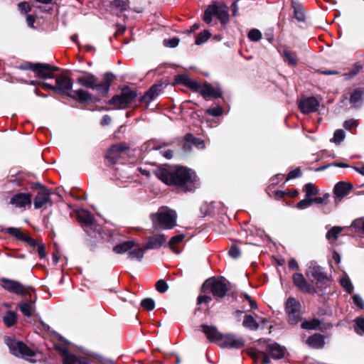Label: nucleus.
Here are the masks:
<instances>
[{
	"mask_svg": "<svg viewBox=\"0 0 364 364\" xmlns=\"http://www.w3.org/2000/svg\"><path fill=\"white\" fill-rule=\"evenodd\" d=\"M154 174L164 183L182 188L185 191H191L196 188L194 173L183 167L159 168L154 171Z\"/></svg>",
	"mask_w": 364,
	"mask_h": 364,
	"instance_id": "obj_1",
	"label": "nucleus"
},
{
	"mask_svg": "<svg viewBox=\"0 0 364 364\" xmlns=\"http://www.w3.org/2000/svg\"><path fill=\"white\" fill-rule=\"evenodd\" d=\"M203 331L212 342L217 343L222 348H240L245 345V340L232 334L223 335L214 326H202Z\"/></svg>",
	"mask_w": 364,
	"mask_h": 364,
	"instance_id": "obj_2",
	"label": "nucleus"
},
{
	"mask_svg": "<svg viewBox=\"0 0 364 364\" xmlns=\"http://www.w3.org/2000/svg\"><path fill=\"white\" fill-rule=\"evenodd\" d=\"M113 79L114 76L112 73H106L104 75L103 81L101 83H97L93 75L87 74L79 77L77 81L80 85L96 90L100 95H105L108 92Z\"/></svg>",
	"mask_w": 364,
	"mask_h": 364,
	"instance_id": "obj_3",
	"label": "nucleus"
},
{
	"mask_svg": "<svg viewBox=\"0 0 364 364\" xmlns=\"http://www.w3.org/2000/svg\"><path fill=\"white\" fill-rule=\"evenodd\" d=\"M229 282L224 277H212L207 279L202 286V292L213 296H225L231 289Z\"/></svg>",
	"mask_w": 364,
	"mask_h": 364,
	"instance_id": "obj_4",
	"label": "nucleus"
},
{
	"mask_svg": "<svg viewBox=\"0 0 364 364\" xmlns=\"http://www.w3.org/2000/svg\"><path fill=\"white\" fill-rule=\"evenodd\" d=\"M176 211L167 207H161L156 213L151 215L155 229H157V227L172 229L176 225Z\"/></svg>",
	"mask_w": 364,
	"mask_h": 364,
	"instance_id": "obj_5",
	"label": "nucleus"
},
{
	"mask_svg": "<svg viewBox=\"0 0 364 364\" xmlns=\"http://www.w3.org/2000/svg\"><path fill=\"white\" fill-rule=\"evenodd\" d=\"M6 344L13 355L17 357H21L31 362H35L34 360L31 359V358L34 356L35 353L23 343L15 339L7 338Z\"/></svg>",
	"mask_w": 364,
	"mask_h": 364,
	"instance_id": "obj_6",
	"label": "nucleus"
},
{
	"mask_svg": "<svg viewBox=\"0 0 364 364\" xmlns=\"http://www.w3.org/2000/svg\"><path fill=\"white\" fill-rule=\"evenodd\" d=\"M1 282L2 287L11 293L22 296H31L33 294H36L34 289L23 286L18 281L1 278Z\"/></svg>",
	"mask_w": 364,
	"mask_h": 364,
	"instance_id": "obj_7",
	"label": "nucleus"
},
{
	"mask_svg": "<svg viewBox=\"0 0 364 364\" xmlns=\"http://www.w3.org/2000/svg\"><path fill=\"white\" fill-rule=\"evenodd\" d=\"M286 313L288 315V322L295 325L301 319V305L294 297H289L286 301Z\"/></svg>",
	"mask_w": 364,
	"mask_h": 364,
	"instance_id": "obj_8",
	"label": "nucleus"
},
{
	"mask_svg": "<svg viewBox=\"0 0 364 364\" xmlns=\"http://www.w3.org/2000/svg\"><path fill=\"white\" fill-rule=\"evenodd\" d=\"M306 276L315 281L317 285L326 284L329 281L326 273L323 272V268L312 261L309 263L306 272Z\"/></svg>",
	"mask_w": 364,
	"mask_h": 364,
	"instance_id": "obj_9",
	"label": "nucleus"
},
{
	"mask_svg": "<svg viewBox=\"0 0 364 364\" xmlns=\"http://www.w3.org/2000/svg\"><path fill=\"white\" fill-rule=\"evenodd\" d=\"M136 97L134 90L128 87L122 88L120 92L115 95V109L127 108Z\"/></svg>",
	"mask_w": 364,
	"mask_h": 364,
	"instance_id": "obj_10",
	"label": "nucleus"
},
{
	"mask_svg": "<svg viewBox=\"0 0 364 364\" xmlns=\"http://www.w3.org/2000/svg\"><path fill=\"white\" fill-rule=\"evenodd\" d=\"M26 68L36 73L38 77L43 78H53L54 72L59 70L58 67L44 63H31L26 67Z\"/></svg>",
	"mask_w": 364,
	"mask_h": 364,
	"instance_id": "obj_11",
	"label": "nucleus"
},
{
	"mask_svg": "<svg viewBox=\"0 0 364 364\" xmlns=\"http://www.w3.org/2000/svg\"><path fill=\"white\" fill-rule=\"evenodd\" d=\"M319 105V102L314 97H302L298 102L299 109L306 114L316 112Z\"/></svg>",
	"mask_w": 364,
	"mask_h": 364,
	"instance_id": "obj_12",
	"label": "nucleus"
},
{
	"mask_svg": "<svg viewBox=\"0 0 364 364\" xmlns=\"http://www.w3.org/2000/svg\"><path fill=\"white\" fill-rule=\"evenodd\" d=\"M51 192L46 188L41 186V190L34 198L33 204L36 209L52 205L50 198Z\"/></svg>",
	"mask_w": 364,
	"mask_h": 364,
	"instance_id": "obj_13",
	"label": "nucleus"
},
{
	"mask_svg": "<svg viewBox=\"0 0 364 364\" xmlns=\"http://www.w3.org/2000/svg\"><path fill=\"white\" fill-rule=\"evenodd\" d=\"M77 220L82 224L85 230L90 233L95 223V218L89 211L80 209L77 211Z\"/></svg>",
	"mask_w": 364,
	"mask_h": 364,
	"instance_id": "obj_14",
	"label": "nucleus"
},
{
	"mask_svg": "<svg viewBox=\"0 0 364 364\" xmlns=\"http://www.w3.org/2000/svg\"><path fill=\"white\" fill-rule=\"evenodd\" d=\"M353 186L350 183L340 181L337 183L333 188V195L336 201L340 202L342 198L346 196L353 189Z\"/></svg>",
	"mask_w": 364,
	"mask_h": 364,
	"instance_id": "obj_15",
	"label": "nucleus"
},
{
	"mask_svg": "<svg viewBox=\"0 0 364 364\" xmlns=\"http://www.w3.org/2000/svg\"><path fill=\"white\" fill-rule=\"evenodd\" d=\"M266 351L273 359H281L285 355L286 348L277 343H270L267 345Z\"/></svg>",
	"mask_w": 364,
	"mask_h": 364,
	"instance_id": "obj_16",
	"label": "nucleus"
},
{
	"mask_svg": "<svg viewBox=\"0 0 364 364\" xmlns=\"http://www.w3.org/2000/svg\"><path fill=\"white\" fill-rule=\"evenodd\" d=\"M31 194L20 193L14 195L10 200L11 204L18 208H24L31 204Z\"/></svg>",
	"mask_w": 364,
	"mask_h": 364,
	"instance_id": "obj_17",
	"label": "nucleus"
},
{
	"mask_svg": "<svg viewBox=\"0 0 364 364\" xmlns=\"http://www.w3.org/2000/svg\"><path fill=\"white\" fill-rule=\"evenodd\" d=\"M56 82V91L65 93L67 91H69L73 87V81L72 80L64 75H60L55 78Z\"/></svg>",
	"mask_w": 364,
	"mask_h": 364,
	"instance_id": "obj_18",
	"label": "nucleus"
},
{
	"mask_svg": "<svg viewBox=\"0 0 364 364\" xmlns=\"http://www.w3.org/2000/svg\"><path fill=\"white\" fill-rule=\"evenodd\" d=\"M200 93L205 98L209 97L218 98L222 95V91L220 87H213L208 83H205L204 85H201Z\"/></svg>",
	"mask_w": 364,
	"mask_h": 364,
	"instance_id": "obj_19",
	"label": "nucleus"
},
{
	"mask_svg": "<svg viewBox=\"0 0 364 364\" xmlns=\"http://www.w3.org/2000/svg\"><path fill=\"white\" fill-rule=\"evenodd\" d=\"M215 11V16L220 21L221 23H225L229 20V14L228 7L223 3H218L213 4Z\"/></svg>",
	"mask_w": 364,
	"mask_h": 364,
	"instance_id": "obj_20",
	"label": "nucleus"
},
{
	"mask_svg": "<svg viewBox=\"0 0 364 364\" xmlns=\"http://www.w3.org/2000/svg\"><path fill=\"white\" fill-rule=\"evenodd\" d=\"M293 282L296 287L301 289L305 293H311V286L307 282L304 275L301 273H295L293 275Z\"/></svg>",
	"mask_w": 364,
	"mask_h": 364,
	"instance_id": "obj_21",
	"label": "nucleus"
},
{
	"mask_svg": "<svg viewBox=\"0 0 364 364\" xmlns=\"http://www.w3.org/2000/svg\"><path fill=\"white\" fill-rule=\"evenodd\" d=\"M166 242L164 235L160 234L147 238L146 249H156L160 247Z\"/></svg>",
	"mask_w": 364,
	"mask_h": 364,
	"instance_id": "obj_22",
	"label": "nucleus"
},
{
	"mask_svg": "<svg viewBox=\"0 0 364 364\" xmlns=\"http://www.w3.org/2000/svg\"><path fill=\"white\" fill-rule=\"evenodd\" d=\"M162 85H153L149 91L142 97L141 100L146 103H149L151 101L154 100L161 92Z\"/></svg>",
	"mask_w": 364,
	"mask_h": 364,
	"instance_id": "obj_23",
	"label": "nucleus"
},
{
	"mask_svg": "<svg viewBox=\"0 0 364 364\" xmlns=\"http://www.w3.org/2000/svg\"><path fill=\"white\" fill-rule=\"evenodd\" d=\"M307 344L314 348H321L324 346L323 337L320 334H314L307 339Z\"/></svg>",
	"mask_w": 364,
	"mask_h": 364,
	"instance_id": "obj_24",
	"label": "nucleus"
},
{
	"mask_svg": "<svg viewBox=\"0 0 364 364\" xmlns=\"http://www.w3.org/2000/svg\"><path fill=\"white\" fill-rule=\"evenodd\" d=\"M68 96L80 102H86L91 99V95L83 90H74Z\"/></svg>",
	"mask_w": 364,
	"mask_h": 364,
	"instance_id": "obj_25",
	"label": "nucleus"
},
{
	"mask_svg": "<svg viewBox=\"0 0 364 364\" xmlns=\"http://www.w3.org/2000/svg\"><path fill=\"white\" fill-rule=\"evenodd\" d=\"M282 57L284 61L287 62L291 66H296L298 63V59L296 53L289 49H284L282 53Z\"/></svg>",
	"mask_w": 364,
	"mask_h": 364,
	"instance_id": "obj_26",
	"label": "nucleus"
},
{
	"mask_svg": "<svg viewBox=\"0 0 364 364\" xmlns=\"http://www.w3.org/2000/svg\"><path fill=\"white\" fill-rule=\"evenodd\" d=\"M136 246L134 240L124 242L115 245V253L124 254Z\"/></svg>",
	"mask_w": 364,
	"mask_h": 364,
	"instance_id": "obj_27",
	"label": "nucleus"
},
{
	"mask_svg": "<svg viewBox=\"0 0 364 364\" xmlns=\"http://www.w3.org/2000/svg\"><path fill=\"white\" fill-rule=\"evenodd\" d=\"M2 231L14 236L17 240L23 241V242L27 237V235H26L19 228H8L3 230Z\"/></svg>",
	"mask_w": 364,
	"mask_h": 364,
	"instance_id": "obj_28",
	"label": "nucleus"
},
{
	"mask_svg": "<svg viewBox=\"0 0 364 364\" xmlns=\"http://www.w3.org/2000/svg\"><path fill=\"white\" fill-rule=\"evenodd\" d=\"M20 311L27 317H30L34 311V302L23 301L19 305Z\"/></svg>",
	"mask_w": 364,
	"mask_h": 364,
	"instance_id": "obj_29",
	"label": "nucleus"
},
{
	"mask_svg": "<svg viewBox=\"0 0 364 364\" xmlns=\"http://www.w3.org/2000/svg\"><path fill=\"white\" fill-rule=\"evenodd\" d=\"M342 227L334 226L327 233L326 238L331 243L334 242L337 240L338 235L343 230Z\"/></svg>",
	"mask_w": 364,
	"mask_h": 364,
	"instance_id": "obj_30",
	"label": "nucleus"
},
{
	"mask_svg": "<svg viewBox=\"0 0 364 364\" xmlns=\"http://www.w3.org/2000/svg\"><path fill=\"white\" fill-rule=\"evenodd\" d=\"M303 191L306 193V197L312 198L318 193V189L311 183H306Z\"/></svg>",
	"mask_w": 364,
	"mask_h": 364,
	"instance_id": "obj_31",
	"label": "nucleus"
},
{
	"mask_svg": "<svg viewBox=\"0 0 364 364\" xmlns=\"http://www.w3.org/2000/svg\"><path fill=\"white\" fill-rule=\"evenodd\" d=\"M242 324L245 327L250 330H257L259 327L258 323L250 315H247L245 316Z\"/></svg>",
	"mask_w": 364,
	"mask_h": 364,
	"instance_id": "obj_32",
	"label": "nucleus"
},
{
	"mask_svg": "<svg viewBox=\"0 0 364 364\" xmlns=\"http://www.w3.org/2000/svg\"><path fill=\"white\" fill-rule=\"evenodd\" d=\"M16 321L17 316L16 313L13 311H8L3 317V321L4 324L8 327L14 326L16 323Z\"/></svg>",
	"mask_w": 364,
	"mask_h": 364,
	"instance_id": "obj_33",
	"label": "nucleus"
},
{
	"mask_svg": "<svg viewBox=\"0 0 364 364\" xmlns=\"http://www.w3.org/2000/svg\"><path fill=\"white\" fill-rule=\"evenodd\" d=\"M185 140L198 149H203L205 147V144L203 140L195 138L191 134H186L185 136Z\"/></svg>",
	"mask_w": 364,
	"mask_h": 364,
	"instance_id": "obj_34",
	"label": "nucleus"
},
{
	"mask_svg": "<svg viewBox=\"0 0 364 364\" xmlns=\"http://www.w3.org/2000/svg\"><path fill=\"white\" fill-rule=\"evenodd\" d=\"M140 304L143 309H146L148 311L153 310L155 308L156 305L155 301L151 297H146L143 299L141 301Z\"/></svg>",
	"mask_w": 364,
	"mask_h": 364,
	"instance_id": "obj_35",
	"label": "nucleus"
},
{
	"mask_svg": "<svg viewBox=\"0 0 364 364\" xmlns=\"http://www.w3.org/2000/svg\"><path fill=\"white\" fill-rule=\"evenodd\" d=\"M320 322L317 319H313L311 321H304L301 323V328L304 329H317L319 328Z\"/></svg>",
	"mask_w": 364,
	"mask_h": 364,
	"instance_id": "obj_36",
	"label": "nucleus"
},
{
	"mask_svg": "<svg viewBox=\"0 0 364 364\" xmlns=\"http://www.w3.org/2000/svg\"><path fill=\"white\" fill-rule=\"evenodd\" d=\"M144 257V250L141 248L135 249L128 254V257L131 259L141 260Z\"/></svg>",
	"mask_w": 364,
	"mask_h": 364,
	"instance_id": "obj_37",
	"label": "nucleus"
},
{
	"mask_svg": "<svg viewBox=\"0 0 364 364\" xmlns=\"http://www.w3.org/2000/svg\"><path fill=\"white\" fill-rule=\"evenodd\" d=\"M294 9V16L299 21H304L305 20V15L303 9L298 4L293 3Z\"/></svg>",
	"mask_w": 364,
	"mask_h": 364,
	"instance_id": "obj_38",
	"label": "nucleus"
},
{
	"mask_svg": "<svg viewBox=\"0 0 364 364\" xmlns=\"http://www.w3.org/2000/svg\"><path fill=\"white\" fill-rule=\"evenodd\" d=\"M184 237H185V235L183 234H180V235L173 237L171 239V240L169 242V247L176 253H178V252L175 250V247H174L175 245L176 244L181 242L184 239Z\"/></svg>",
	"mask_w": 364,
	"mask_h": 364,
	"instance_id": "obj_39",
	"label": "nucleus"
},
{
	"mask_svg": "<svg viewBox=\"0 0 364 364\" xmlns=\"http://www.w3.org/2000/svg\"><path fill=\"white\" fill-rule=\"evenodd\" d=\"M341 285L346 289V292L349 294H352L353 287L349 278L343 277L341 281Z\"/></svg>",
	"mask_w": 364,
	"mask_h": 364,
	"instance_id": "obj_40",
	"label": "nucleus"
},
{
	"mask_svg": "<svg viewBox=\"0 0 364 364\" xmlns=\"http://www.w3.org/2000/svg\"><path fill=\"white\" fill-rule=\"evenodd\" d=\"M210 37V33L208 31H203V32L198 34L196 39V44L200 45L208 41Z\"/></svg>",
	"mask_w": 364,
	"mask_h": 364,
	"instance_id": "obj_41",
	"label": "nucleus"
},
{
	"mask_svg": "<svg viewBox=\"0 0 364 364\" xmlns=\"http://www.w3.org/2000/svg\"><path fill=\"white\" fill-rule=\"evenodd\" d=\"M215 9L213 7V4L210 5L207 8L203 16V20L205 21V22H206L207 23H210L212 21V17L213 15H215Z\"/></svg>",
	"mask_w": 364,
	"mask_h": 364,
	"instance_id": "obj_42",
	"label": "nucleus"
},
{
	"mask_svg": "<svg viewBox=\"0 0 364 364\" xmlns=\"http://www.w3.org/2000/svg\"><path fill=\"white\" fill-rule=\"evenodd\" d=\"M363 95V93L362 91L360 90H355L350 96V100L351 103L356 106L357 104L361 101Z\"/></svg>",
	"mask_w": 364,
	"mask_h": 364,
	"instance_id": "obj_43",
	"label": "nucleus"
},
{
	"mask_svg": "<svg viewBox=\"0 0 364 364\" xmlns=\"http://www.w3.org/2000/svg\"><path fill=\"white\" fill-rule=\"evenodd\" d=\"M156 289L159 294H164L168 289V284L164 279H159L156 283Z\"/></svg>",
	"mask_w": 364,
	"mask_h": 364,
	"instance_id": "obj_44",
	"label": "nucleus"
},
{
	"mask_svg": "<svg viewBox=\"0 0 364 364\" xmlns=\"http://www.w3.org/2000/svg\"><path fill=\"white\" fill-rule=\"evenodd\" d=\"M248 38L252 41H258L262 38V33L258 29H251L248 33Z\"/></svg>",
	"mask_w": 364,
	"mask_h": 364,
	"instance_id": "obj_45",
	"label": "nucleus"
},
{
	"mask_svg": "<svg viewBox=\"0 0 364 364\" xmlns=\"http://www.w3.org/2000/svg\"><path fill=\"white\" fill-rule=\"evenodd\" d=\"M355 331L358 334H363L364 333V318H357L355 320Z\"/></svg>",
	"mask_w": 364,
	"mask_h": 364,
	"instance_id": "obj_46",
	"label": "nucleus"
},
{
	"mask_svg": "<svg viewBox=\"0 0 364 364\" xmlns=\"http://www.w3.org/2000/svg\"><path fill=\"white\" fill-rule=\"evenodd\" d=\"M345 132L342 129H337L334 132L333 141L336 144H340L345 139Z\"/></svg>",
	"mask_w": 364,
	"mask_h": 364,
	"instance_id": "obj_47",
	"label": "nucleus"
},
{
	"mask_svg": "<svg viewBox=\"0 0 364 364\" xmlns=\"http://www.w3.org/2000/svg\"><path fill=\"white\" fill-rule=\"evenodd\" d=\"M77 358L75 355L65 353L63 355V364H75Z\"/></svg>",
	"mask_w": 364,
	"mask_h": 364,
	"instance_id": "obj_48",
	"label": "nucleus"
},
{
	"mask_svg": "<svg viewBox=\"0 0 364 364\" xmlns=\"http://www.w3.org/2000/svg\"><path fill=\"white\" fill-rule=\"evenodd\" d=\"M312 205L311 198H305L296 204V208L300 210L306 209Z\"/></svg>",
	"mask_w": 364,
	"mask_h": 364,
	"instance_id": "obj_49",
	"label": "nucleus"
},
{
	"mask_svg": "<svg viewBox=\"0 0 364 364\" xmlns=\"http://www.w3.org/2000/svg\"><path fill=\"white\" fill-rule=\"evenodd\" d=\"M114 145L110 146L105 156V161L107 165L112 166L114 164Z\"/></svg>",
	"mask_w": 364,
	"mask_h": 364,
	"instance_id": "obj_50",
	"label": "nucleus"
},
{
	"mask_svg": "<svg viewBox=\"0 0 364 364\" xmlns=\"http://www.w3.org/2000/svg\"><path fill=\"white\" fill-rule=\"evenodd\" d=\"M256 358L260 361V364L270 363V358L266 353L258 352Z\"/></svg>",
	"mask_w": 364,
	"mask_h": 364,
	"instance_id": "obj_51",
	"label": "nucleus"
},
{
	"mask_svg": "<svg viewBox=\"0 0 364 364\" xmlns=\"http://www.w3.org/2000/svg\"><path fill=\"white\" fill-rule=\"evenodd\" d=\"M201 85L198 82L194 81L190 78L188 83L187 85V87L191 89V90L194 92H200V90L201 88Z\"/></svg>",
	"mask_w": 364,
	"mask_h": 364,
	"instance_id": "obj_52",
	"label": "nucleus"
},
{
	"mask_svg": "<svg viewBox=\"0 0 364 364\" xmlns=\"http://www.w3.org/2000/svg\"><path fill=\"white\" fill-rule=\"evenodd\" d=\"M163 43L166 47L175 48L179 43V38H173L171 39H164Z\"/></svg>",
	"mask_w": 364,
	"mask_h": 364,
	"instance_id": "obj_53",
	"label": "nucleus"
},
{
	"mask_svg": "<svg viewBox=\"0 0 364 364\" xmlns=\"http://www.w3.org/2000/svg\"><path fill=\"white\" fill-rule=\"evenodd\" d=\"M129 149V146L124 143L115 144V155L117 154V153L124 154Z\"/></svg>",
	"mask_w": 364,
	"mask_h": 364,
	"instance_id": "obj_54",
	"label": "nucleus"
},
{
	"mask_svg": "<svg viewBox=\"0 0 364 364\" xmlns=\"http://www.w3.org/2000/svg\"><path fill=\"white\" fill-rule=\"evenodd\" d=\"M212 297H198L197 304L201 306V309L208 307V303L211 301Z\"/></svg>",
	"mask_w": 364,
	"mask_h": 364,
	"instance_id": "obj_55",
	"label": "nucleus"
},
{
	"mask_svg": "<svg viewBox=\"0 0 364 364\" xmlns=\"http://www.w3.org/2000/svg\"><path fill=\"white\" fill-rule=\"evenodd\" d=\"M189 80H190V77H188L186 75H178L176 76V83L182 84V85H185L186 87L187 86Z\"/></svg>",
	"mask_w": 364,
	"mask_h": 364,
	"instance_id": "obj_56",
	"label": "nucleus"
},
{
	"mask_svg": "<svg viewBox=\"0 0 364 364\" xmlns=\"http://www.w3.org/2000/svg\"><path fill=\"white\" fill-rule=\"evenodd\" d=\"M207 112L212 116L218 117L222 114L223 109L221 107H212L209 108Z\"/></svg>",
	"mask_w": 364,
	"mask_h": 364,
	"instance_id": "obj_57",
	"label": "nucleus"
},
{
	"mask_svg": "<svg viewBox=\"0 0 364 364\" xmlns=\"http://www.w3.org/2000/svg\"><path fill=\"white\" fill-rule=\"evenodd\" d=\"M119 8L120 11H125L128 8L127 0H115V9Z\"/></svg>",
	"mask_w": 364,
	"mask_h": 364,
	"instance_id": "obj_58",
	"label": "nucleus"
},
{
	"mask_svg": "<svg viewBox=\"0 0 364 364\" xmlns=\"http://www.w3.org/2000/svg\"><path fill=\"white\" fill-rule=\"evenodd\" d=\"M229 255L231 257L236 259L240 257V251L237 247L232 245L229 250Z\"/></svg>",
	"mask_w": 364,
	"mask_h": 364,
	"instance_id": "obj_59",
	"label": "nucleus"
},
{
	"mask_svg": "<svg viewBox=\"0 0 364 364\" xmlns=\"http://www.w3.org/2000/svg\"><path fill=\"white\" fill-rule=\"evenodd\" d=\"M301 176V170L299 168H296L289 173L287 176V180L296 178L297 177H300Z\"/></svg>",
	"mask_w": 364,
	"mask_h": 364,
	"instance_id": "obj_60",
	"label": "nucleus"
},
{
	"mask_svg": "<svg viewBox=\"0 0 364 364\" xmlns=\"http://www.w3.org/2000/svg\"><path fill=\"white\" fill-rule=\"evenodd\" d=\"M18 9L21 12L28 13L31 11V6L28 3L24 1L18 4Z\"/></svg>",
	"mask_w": 364,
	"mask_h": 364,
	"instance_id": "obj_61",
	"label": "nucleus"
},
{
	"mask_svg": "<svg viewBox=\"0 0 364 364\" xmlns=\"http://www.w3.org/2000/svg\"><path fill=\"white\" fill-rule=\"evenodd\" d=\"M343 126L346 129H350L352 127H356L358 126V122L355 119H349L344 122Z\"/></svg>",
	"mask_w": 364,
	"mask_h": 364,
	"instance_id": "obj_62",
	"label": "nucleus"
},
{
	"mask_svg": "<svg viewBox=\"0 0 364 364\" xmlns=\"http://www.w3.org/2000/svg\"><path fill=\"white\" fill-rule=\"evenodd\" d=\"M38 253L41 259H43L46 256V251L43 244L38 245Z\"/></svg>",
	"mask_w": 364,
	"mask_h": 364,
	"instance_id": "obj_63",
	"label": "nucleus"
},
{
	"mask_svg": "<svg viewBox=\"0 0 364 364\" xmlns=\"http://www.w3.org/2000/svg\"><path fill=\"white\" fill-rule=\"evenodd\" d=\"M354 304L360 309L364 308V301L362 297H353Z\"/></svg>",
	"mask_w": 364,
	"mask_h": 364,
	"instance_id": "obj_64",
	"label": "nucleus"
}]
</instances>
